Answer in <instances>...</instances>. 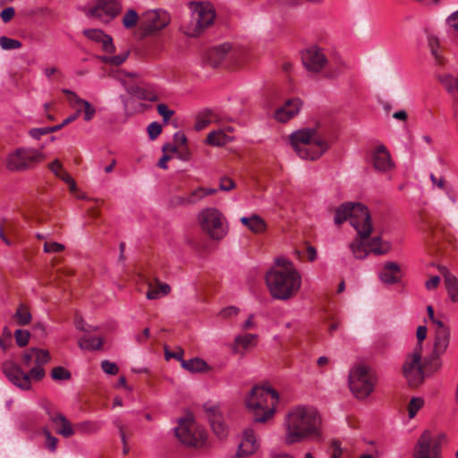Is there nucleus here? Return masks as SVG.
<instances>
[{"instance_id": "nucleus-1", "label": "nucleus", "mask_w": 458, "mask_h": 458, "mask_svg": "<svg viewBox=\"0 0 458 458\" xmlns=\"http://www.w3.org/2000/svg\"><path fill=\"white\" fill-rule=\"evenodd\" d=\"M284 440L292 445L307 440L324 441L322 418L313 406L297 405L287 412L284 419Z\"/></svg>"}, {"instance_id": "nucleus-2", "label": "nucleus", "mask_w": 458, "mask_h": 458, "mask_svg": "<svg viewBox=\"0 0 458 458\" xmlns=\"http://www.w3.org/2000/svg\"><path fill=\"white\" fill-rule=\"evenodd\" d=\"M349 220L358 237L349 247L355 259H363L370 252L368 239L372 233V223L368 208L360 203H344L335 210V223L341 225Z\"/></svg>"}, {"instance_id": "nucleus-3", "label": "nucleus", "mask_w": 458, "mask_h": 458, "mask_svg": "<svg viewBox=\"0 0 458 458\" xmlns=\"http://www.w3.org/2000/svg\"><path fill=\"white\" fill-rule=\"evenodd\" d=\"M48 351L39 348H30L21 357V365L29 368L34 366L29 372H24L21 367L12 361L4 363L3 370L8 379L22 390H29L31 387V381H39L45 375L44 366L50 361Z\"/></svg>"}, {"instance_id": "nucleus-4", "label": "nucleus", "mask_w": 458, "mask_h": 458, "mask_svg": "<svg viewBox=\"0 0 458 458\" xmlns=\"http://www.w3.org/2000/svg\"><path fill=\"white\" fill-rule=\"evenodd\" d=\"M266 283L274 299L286 301L301 289V276L290 260L278 258L276 267L267 273Z\"/></svg>"}, {"instance_id": "nucleus-5", "label": "nucleus", "mask_w": 458, "mask_h": 458, "mask_svg": "<svg viewBox=\"0 0 458 458\" xmlns=\"http://www.w3.org/2000/svg\"><path fill=\"white\" fill-rule=\"evenodd\" d=\"M279 401L278 393L269 386H256L245 398V404L256 422L271 419Z\"/></svg>"}, {"instance_id": "nucleus-6", "label": "nucleus", "mask_w": 458, "mask_h": 458, "mask_svg": "<svg viewBox=\"0 0 458 458\" xmlns=\"http://www.w3.org/2000/svg\"><path fill=\"white\" fill-rule=\"evenodd\" d=\"M291 143L302 159H318L329 148V143L316 128H303L292 133Z\"/></svg>"}, {"instance_id": "nucleus-7", "label": "nucleus", "mask_w": 458, "mask_h": 458, "mask_svg": "<svg viewBox=\"0 0 458 458\" xmlns=\"http://www.w3.org/2000/svg\"><path fill=\"white\" fill-rule=\"evenodd\" d=\"M191 19L181 26L182 31L188 37L199 36L210 26L216 17L213 6L208 3H191Z\"/></svg>"}, {"instance_id": "nucleus-8", "label": "nucleus", "mask_w": 458, "mask_h": 458, "mask_svg": "<svg viewBox=\"0 0 458 458\" xmlns=\"http://www.w3.org/2000/svg\"><path fill=\"white\" fill-rule=\"evenodd\" d=\"M197 220L201 230L212 240L221 241L228 233L226 219L217 208H203L198 214Z\"/></svg>"}, {"instance_id": "nucleus-9", "label": "nucleus", "mask_w": 458, "mask_h": 458, "mask_svg": "<svg viewBox=\"0 0 458 458\" xmlns=\"http://www.w3.org/2000/svg\"><path fill=\"white\" fill-rule=\"evenodd\" d=\"M174 431L179 441L184 445L200 448L207 444L206 430L191 416L181 419Z\"/></svg>"}, {"instance_id": "nucleus-10", "label": "nucleus", "mask_w": 458, "mask_h": 458, "mask_svg": "<svg viewBox=\"0 0 458 458\" xmlns=\"http://www.w3.org/2000/svg\"><path fill=\"white\" fill-rule=\"evenodd\" d=\"M46 159L45 154L33 148H18L6 158V167L10 171H25L32 169Z\"/></svg>"}, {"instance_id": "nucleus-11", "label": "nucleus", "mask_w": 458, "mask_h": 458, "mask_svg": "<svg viewBox=\"0 0 458 458\" xmlns=\"http://www.w3.org/2000/svg\"><path fill=\"white\" fill-rule=\"evenodd\" d=\"M376 377L370 369L358 365L350 373L349 385L353 394L360 399L368 397L373 391Z\"/></svg>"}, {"instance_id": "nucleus-12", "label": "nucleus", "mask_w": 458, "mask_h": 458, "mask_svg": "<svg viewBox=\"0 0 458 458\" xmlns=\"http://www.w3.org/2000/svg\"><path fill=\"white\" fill-rule=\"evenodd\" d=\"M445 437H432L429 431H424L419 437L413 450L412 458H441L442 443Z\"/></svg>"}, {"instance_id": "nucleus-13", "label": "nucleus", "mask_w": 458, "mask_h": 458, "mask_svg": "<svg viewBox=\"0 0 458 458\" xmlns=\"http://www.w3.org/2000/svg\"><path fill=\"white\" fill-rule=\"evenodd\" d=\"M422 345L417 344L413 352L406 357L403 366V373L411 386H418L424 380L421 365Z\"/></svg>"}, {"instance_id": "nucleus-14", "label": "nucleus", "mask_w": 458, "mask_h": 458, "mask_svg": "<svg viewBox=\"0 0 458 458\" xmlns=\"http://www.w3.org/2000/svg\"><path fill=\"white\" fill-rule=\"evenodd\" d=\"M122 6L117 0H97L94 4L85 7L86 16L107 23L114 19L121 12Z\"/></svg>"}, {"instance_id": "nucleus-15", "label": "nucleus", "mask_w": 458, "mask_h": 458, "mask_svg": "<svg viewBox=\"0 0 458 458\" xmlns=\"http://www.w3.org/2000/svg\"><path fill=\"white\" fill-rule=\"evenodd\" d=\"M170 22V16L164 10H149L140 18V28L147 34H151L166 27Z\"/></svg>"}, {"instance_id": "nucleus-16", "label": "nucleus", "mask_w": 458, "mask_h": 458, "mask_svg": "<svg viewBox=\"0 0 458 458\" xmlns=\"http://www.w3.org/2000/svg\"><path fill=\"white\" fill-rule=\"evenodd\" d=\"M302 63L309 71L318 72L325 67L327 58L322 49L313 46L302 52Z\"/></svg>"}, {"instance_id": "nucleus-17", "label": "nucleus", "mask_w": 458, "mask_h": 458, "mask_svg": "<svg viewBox=\"0 0 458 458\" xmlns=\"http://www.w3.org/2000/svg\"><path fill=\"white\" fill-rule=\"evenodd\" d=\"M204 411L214 433L220 438L226 436L227 428L224 423L223 415L218 406L205 404Z\"/></svg>"}, {"instance_id": "nucleus-18", "label": "nucleus", "mask_w": 458, "mask_h": 458, "mask_svg": "<svg viewBox=\"0 0 458 458\" xmlns=\"http://www.w3.org/2000/svg\"><path fill=\"white\" fill-rule=\"evenodd\" d=\"M232 46L229 43L207 50L203 55V62L213 68L219 66L225 58L231 55Z\"/></svg>"}, {"instance_id": "nucleus-19", "label": "nucleus", "mask_w": 458, "mask_h": 458, "mask_svg": "<svg viewBox=\"0 0 458 458\" xmlns=\"http://www.w3.org/2000/svg\"><path fill=\"white\" fill-rule=\"evenodd\" d=\"M46 412L47 413L49 420L59 428H56V433L62 435L64 437H69L74 434V430L71 422L65 418V416L57 411L52 409L49 405L46 406Z\"/></svg>"}, {"instance_id": "nucleus-20", "label": "nucleus", "mask_w": 458, "mask_h": 458, "mask_svg": "<svg viewBox=\"0 0 458 458\" xmlns=\"http://www.w3.org/2000/svg\"><path fill=\"white\" fill-rule=\"evenodd\" d=\"M259 448V443L252 429H245L239 445L237 456L245 457L253 454Z\"/></svg>"}, {"instance_id": "nucleus-21", "label": "nucleus", "mask_w": 458, "mask_h": 458, "mask_svg": "<svg viewBox=\"0 0 458 458\" xmlns=\"http://www.w3.org/2000/svg\"><path fill=\"white\" fill-rule=\"evenodd\" d=\"M89 39L101 43L102 49L106 53H114L115 50L112 38L98 29H87L82 31Z\"/></svg>"}, {"instance_id": "nucleus-22", "label": "nucleus", "mask_w": 458, "mask_h": 458, "mask_svg": "<svg viewBox=\"0 0 458 458\" xmlns=\"http://www.w3.org/2000/svg\"><path fill=\"white\" fill-rule=\"evenodd\" d=\"M64 93H65L68 96L70 105L73 108H75L76 110L77 108H81V111L83 110V118L85 121L89 122L94 117L96 114V109L91 106V104L89 101L79 98L74 92L69 89H64Z\"/></svg>"}, {"instance_id": "nucleus-23", "label": "nucleus", "mask_w": 458, "mask_h": 458, "mask_svg": "<svg viewBox=\"0 0 458 458\" xmlns=\"http://www.w3.org/2000/svg\"><path fill=\"white\" fill-rule=\"evenodd\" d=\"M450 330L443 322H437L435 328L434 352L442 354L449 345Z\"/></svg>"}, {"instance_id": "nucleus-24", "label": "nucleus", "mask_w": 458, "mask_h": 458, "mask_svg": "<svg viewBox=\"0 0 458 458\" xmlns=\"http://www.w3.org/2000/svg\"><path fill=\"white\" fill-rule=\"evenodd\" d=\"M301 106V101L299 98L290 99L276 111L275 118L281 123H285L299 113Z\"/></svg>"}, {"instance_id": "nucleus-25", "label": "nucleus", "mask_w": 458, "mask_h": 458, "mask_svg": "<svg viewBox=\"0 0 458 458\" xmlns=\"http://www.w3.org/2000/svg\"><path fill=\"white\" fill-rule=\"evenodd\" d=\"M373 165L378 171H388L394 166L389 152L386 147L378 146L373 153Z\"/></svg>"}, {"instance_id": "nucleus-26", "label": "nucleus", "mask_w": 458, "mask_h": 458, "mask_svg": "<svg viewBox=\"0 0 458 458\" xmlns=\"http://www.w3.org/2000/svg\"><path fill=\"white\" fill-rule=\"evenodd\" d=\"M216 192V189L199 187L184 197H178L174 199L176 205H192L204 199L206 196L213 195Z\"/></svg>"}, {"instance_id": "nucleus-27", "label": "nucleus", "mask_w": 458, "mask_h": 458, "mask_svg": "<svg viewBox=\"0 0 458 458\" xmlns=\"http://www.w3.org/2000/svg\"><path fill=\"white\" fill-rule=\"evenodd\" d=\"M380 280L387 284L398 283L401 279V269L395 262H386L379 273Z\"/></svg>"}, {"instance_id": "nucleus-28", "label": "nucleus", "mask_w": 458, "mask_h": 458, "mask_svg": "<svg viewBox=\"0 0 458 458\" xmlns=\"http://www.w3.org/2000/svg\"><path fill=\"white\" fill-rule=\"evenodd\" d=\"M233 136L226 133L225 130H214L210 131L206 139V143L214 147H222L233 140Z\"/></svg>"}, {"instance_id": "nucleus-29", "label": "nucleus", "mask_w": 458, "mask_h": 458, "mask_svg": "<svg viewBox=\"0 0 458 458\" xmlns=\"http://www.w3.org/2000/svg\"><path fill=\"white\" fill-rule=\"evenodd\" d=\"M444 273L445 286L450 300L453 302H458V279L455 276L449 273L445 268H442Z\"/></svg>"}, {"instance_id": "nucleus-30", "label": "nucleus", "mask_w": 458, "mask_h": 458, "mask_svg": "<svg viewBox=\"0 0 458 458\" xmlns=\"http://www.w3.org/2000/svg\"><path fill=\"white\" fill-rule=\"evenodd\" d=\"M259 340V335L256 334H242L235 337L233 343V352H238L239 348L243 350H250L254 348Z\"/></svg>"}, {"instance_id": "nucleus-31", "label": "nucleus", "mask_w": 458, "mask_h": 458, "mask_svg": "<svg viewBox=\"0 0 458 458\" xmlns=\"http://www.w3.org/2000/svg\"><path fill=\"white\" fill-rule=\"evenodd\" d=\"M241 223L253 233H261L267 228L266 222L258 215L243 216L241 218Z\"/></svg>"}, {"instance_id": "nucleus-32", "label": "nucleus", "mask_w": 458, "mask_h": 458, "mask_svg": "<svg viewBox=\"0 0 458 458\" xmlns=\"http://www.w3.org/2000/svg\"><path fill=\"white\" fill-rule=\"evenodd\" d=\"M219 121V117L216 114L207 110L197 115L194 128L196 131H201L212 123H218Z\"/></svg>"}, {"instance_id": "nucleus-33", "label": "nucleus", "mask_w": 458, "mask_h": 458, "mask_svg": "<svg viewBox=\"0 0 458 458\" xmlns=\"http://www.w3.org/2000/svg\"><path fill=\"white\" fill-rule=\"evenodd\" d=\"M103 342L101 337L84 335L80 338L78 344L82 350L98 351L102 348Z\"/></svg>"}, {"instance_id": "nucleus-34", "label": "nucleus", "mask_w": 458, "mask_h": 458, "mask_svg": "<svg viewBox=\"0 0 458 458\" xmlns=\"http://www.w3.org/2000/svg\"><path fill=\"white\" fill-rule=\"evenodd\" d=\"M156 281L157 283V286H153L152 284H148V291L147 293V298L148 300L159 299L167 295L171 291V287L167 284H161L157 280Z\"/></svg>"}, {"instance_id": "nucleus-35", "label": "nucleus", "mask_w": 458, "mask_h": 458, "mask_svg": "<svg viewBox=\"0 0 458 458\" xmlns=\"http://www.w3.org/2000/svg\"><path fill=\"white\" fill-rule=\"evenodd\" d=\"M441 82L447 92L458 101V76L445 75L441 79Z\"/></svg>"}, {"instance_id": "nucleus-36", "label": "nucleus", "mask_w": 458, "mask_h": 458, "mask_svg": "<svg viewBox=\"0 0 458 458\" xmlns=\"http://www.w3.org/2000/svg\"><path fill=\"white\" fill-rule=\"evenodd\" d=\"M368 244L369 247L370 252H373L377 255L386 254L389 251L390 246L388 243L381 242L379 237H373L369 241L368 240Z\"/></svg>"}, {"instance_id": "nucleus-37", "label": "nucleus", "mask_w": 458, "mask_h": 458, "mask_svg": "<svg viewBox=\"0 0 458 458\" xmlns=\"http://www.w3.org/2000/svg\"><path fill=\"white\" fill-rule=\"evenodd\" d=\"M182 366L191 372H200L207 368V363L201 359L195 358L188 360H182Z\"/></svg>"}, {"instance_id": "nucleus-38", "label": "nucleus", "mask_w": 458, "mask_h": 458, "mask_svg": "<svg viewBox=\"0 0 458 458\" xmlns=\"http://www.w3.org/2000/svg\"><path fill=\"white\" fill-rule=\"evenodd\" d=\"M136 98L150 102H156L158 100V96L156 91L152 88L144 85L140 89Z\"/></svg>"}, {"instance_id": "nucleus-39", "label": "nucleus", "mask_w": 458, "mask_h": 458, "mask_svg": "<svg viewBox=\"0 0 458 458\" xmlns=\"http://www.w3.org/2000/svg\"><path fill=\"white\" fill-rule=\"evenodd\" d=\"M14 318L17 323L21 326L28 325L31 321V314L29 311V310L23 305H21L17 309L14 314Z\"/></svg>"}, {"instance_id": "nucleus-40", "label": "nucleus", "mask_w": 458, "mask_h": 458, "mask_svg": "<svg viewBox=\"0 0 458 458\" xmlns=\"http://www.w3.org/2000/svg\"><path fill=\"white\" fill-rule=\"evenodd\" d=\"M118 79L124 86L127 92L129 87H133L139 81L138 76L135 73H128L124 72H119Z\"/></svg>"}, {"instance_id": "nucleus-41", "label": "nucleus", "mask_w": 458, "mask_h": 458, "mask_svg": "<svg viewBox=\"0 0 458 458\" xmlns=\"http://www.w3.org/2000/svg\"><path fill=\"white\" fill-rule=\"evenodd\" d=\"M139 20L137 12L132 9L128 10L123 17V25L125 29H131L135 27Z\"/></svg>"}, {"instance_id": "nucleus-42", "label": "nucleus", "mask_w": 458, "mask_h": 458, "mask_svg": "<svg viewBox=\"0 0 458 458\" xmlns=\"http://www.w3.org/2000/svg\"><path fill=\"white\" fill-rule=\"evenodd\" d=\"M424 405V400L420 397H413L411 399L408 404L409 418L412 419L415 417L420 409Z\"/></svg>"}, {"instance_id": "nucleus-43", "label": "nucleus", "mask_w": 458, "mask_h": 458, "mask_svg": "<svg viewBox=\"0 0 458 458\" xmlns=\"http://www.w3.org/2000/svg\"><path fill=\"white\" fill-rule=\"evenodd\" d=\"M76 429L81 433H95L99 429V425L93 421H84L75 426Z\"/></svg>"}, {"instance_id": "nucleus-44", "label": "nucleus", "mask_w": 458, "mask_h": 458, "mask_svg": "<svg viewBox=\"0 0 458 458\" xmlns=\"http://www.w3.org/2000/svg\"><path fill=\"white\" fill-rule=\"evenodd\" d=\"M0 46L3 49H18L21 47V42L17 39L3 36L0 38Z\"/></svg>"}, {"instance_id": "nucleus-45", "label": "nucleus", "mask_w": 458, "mask_h": 458, "mask_svg": "<svg viewBox=\"0 0 458 458\" xmlns=\"http://www.w3.org/2000/svg\"><path fill=\"white\" fill-rule=\"evenodd\" d=\"M51 377L54 380H67L70 379L71 373L63 367H55L51 370Z\"/></svg>"}, {"instance_id": "nucleus-46", "label": "nucleus", "mask_w": 458, "mask_h": 458, "mask_svg": "<svg viewBox=\"0 0 458 458\" xmlns=\"http://www.w3.org/2000/svg\"><path fill=\"white\" fill-rule=\"evenodd\" d=\"M30 333L27 330L17 329L14 332V337L20 347L26 346L29 344Z\"/></svg>"}, {"instance_id": "nucleus-47", "label": "nucleus", "mask_w": 458, "mask_h": 458, "mask_svg": "<svg viewBox=\"0 0 458 458\" xmlns=\"http://www.w3.org/2000/svg\"><path fill=\"white\" fill-rule=\"evenodd\" d=\"M114 424H115L116 428L119 430V435H120L121 440L123 442V452L124 454H127L129 453V446H128V444H127V438H126V433H125L126 428L122 423V421L119 420H115Z\"/></svg>"}, {"instance_id": "nucleus-48", "label": "nucleus", "mask_w": 458, "mask_h": 458, "mask_svg": "<svg viewBox=\"0 0 458 458\" xmlns=\"http://www.w3.org/2000/svg\"><path fill=\"white\" fill-rule=\"evenodd\" d=\"M43 433L46 437V447L49 451L55 452L57 448L58 439L54 437L47 428H45Z\"/></svg>"}, {"instance_id": "nucleus-49", "label": "nucleus", "mask_w": 458, "mask_h": 458, "mask_svg": "<svg viewBox=\"0 0 458 458\" xmlns=\"http://www.w3.org/2000/svg\"><path fill=\"white\" fill-rule=\"evenodd\" d=\"M157 110V113L163 117L165 123H167L174 114V111L169 109L165 104H158Z\"/></svg>"}, {"instance_id": "nucleus-50", "label": "nucleus", "mask_w": 458, "mask_h": 458, "mask_svg": "<svg viewBox=\"0 0 458 458\" xmlns=\"http://www.w3.org/2000/svg\"><path fill=\"white\" fill-rule=\"evenodd\" d=\"M65 249L64 244L51 242H45L44 244V251L47 253H57L61 252Z\"/></svg>"}, {"instance_id": "nucleus-51", "label": "nucleus", "mask_w": 458, "mask_h": 458, "mask_svg": "<svg viewBox=\"0 0 458 458\" xmlns=\"http://www.w3.org/2000/svg\"><path fill=\"white\" fill-rule=\"evenodd\" d=\"M161 132L162 126L157 122H153L148 126V133L150 140L157 139Z\"/></svg>"}, {"instance_id": "nucleus-52", "label": "nucleus", "mask_w": 458, "mask_h": 458, "mask_svg": "<svg viewBox=\"0 0 458 458\" xmlns=\"http://www.w3.org/2000/svg\"><path fill=\"white\" fill-rule=\"evenodd\" d=\"M343 454V448L341 443L338 440H332L330 443V457L340 458Z\"/></svg>"}, {"instance_id": "nucleus-53", "label": "nucleus", "mask_w": 458, "mask_h": 458, "mask_svg": "<svg viewBox=\"0 0 458 458\" xmlns=\"http://www.w3.org/2000/svg\"><path fill=\"white\" fill-rule=\"evenodd\" d=\"M101 368L105 373L108 375H116L119 371L117 365L109 360H103L101 362Z\"/></svg>"}, {"instance_id": "nucleus-54", "label": "nucleus", "mask_w": 458, "mask_h": 458, "mask_svg": "<svg viewBox=\"0 0 458 458\" xmlns=\"http://www.w3.org/2000/svg\"><path fill=\"white\" fill-rule=\"evenodd\" d=\"M428 46L431 50V54L434 55L437 61H440V55L437 53V48L439 47V41L435 37L428 38Z\"/></svg>"}, {"instance_id": "nucleus-55", "label": "nucleus", "mask_w": 458, "mask_h": 458, "mask_svg": "<svg viewBox=\"0 0 458 458\" xmlns=\"http://www.w3.org/2000/svg\"><path fill=\"white\" fill-rule=\"evenodd\" d=\"M49 170L55 175L59 176L64 172L63 165L58 159H55L48 165Z\"/></svg>"}, {"instance_id": "nucleus-56", "label": "nucleus", "mask_w": 458, "mask_h": 458, "mask_svg": "<svg viewBox=\"0 0 458 458\" xmlns=\"http://www.w3.org/2000/svg\"><path fill=\"white\" fill-rule=\"evenodd\" d=\"M235 187L234 182L227 177L222 178L219 183V189L224 191H228Z\"/></svg>"}, {"instance_id": "nucleus-57", "label": "nucleus", "mask_w": 458, "mask_h": 458, "mask_svg": "<svg viewBox=\"0 0 458 458\" xmlns=\"http://www.w3.org/2000/svg\"><path fill=\"white\" fill-rule=\"evenodd\" d=\"M48 134L47 127L43 128H33L29 131V135L36 140H38L41 138V136Z\"/></svg>"}, {"instance_id": "nucleus-58", "label": "nucleus", "mask_w": 458, "mask_h": 458, "mask_svg": "<svg viewBox=\"0 0 458 458\" xmlns=\"http://www.w3.org/2000/svg\"><path fill=\"white\" fill-rule=\"evenodd\" d=\"M14 9L13 7H7L0 13V17L4 22L10 21L14 16Z\"/></svg>"}, {"instance_id": "nucleus-59", "label": "nucleus", "mask_w": 458, "mask_h": 458, "mask_svg": "<svg viewBox=\"0 0 458 458\" xmlns=\"http://www.w3.org/2000/svg\"><path fill=\"white\" fill-rule=\"evenodd\" d=\"M433 235L435 237H442L447 241H451L452 235L449 233H446L443 226H437L433 232Z\"/></svg>"}, {"instance_id": "nucleus-60", "label": "nucleus", "mask_w": 458, "mask_h": 458, "mask_svg": "<svg viewBox=\"0 0 458 458\" xmlns=\"http://www.w3.org/2000/svg\"><path fill=\"white\" fill-rule=\"evenodd\" d=\"M239 310L235 307H228L219 312L222 318H228L238 314Z\"/></svg>"}, {"instance_id": "nucleus-61", "label": "nucleus", "mask_w": 458, "mask_h": 458, "mask_svg": "<svg viewBox=\"0 0 458 458\" xmlns=\"http://www.w3.org/2000/svg\"><path fill=\"white\" fill-rule=\"evenodd\" d=\"M174 143L180 148L181 146H184L187 143V138L182 131H177L174 135Z\"/></svg>"}, {"instance_id": "nucleus-62", "label": "nucleus", "mask_w": 458, "mask_h": 458, "mask_svg": "<svg viewBox=\"0 0 458 458\" xmlns=\"http://www.w3.org/2000/svg\"><path fill=\"white\" fill-rule=\"evenodd\" d=\"M439 283L440 277L438 276H434L426 282L425 286L428 290L432 291L437 288Z\"/></svg>"}, {"instance_id": "nucleus-63", "label": "nucleus", "mask_w": 458, "mask_h": 458, "mask_svg": "<svg viewBox=\"0 0 458 458\" xmlns=\"http://www.w3.org/2000/svg\"><path fill=\"white\" fill-rule=\"evenodd\" d=\"M428 328L425 326H419L416 332V336L418 339L417 344L422 345V341L427 337Z\"/></svg>"}, {"instance_id": "nucleus-64", "label": "nucleus", "mask_w": 458, "mask_h": 458, "mask_svg": "<svg viewBox=\"0 0 458 458\" xmlns=\"http://www.w3.org/2000/svg\"><path fill=\"white\" fill-rule=\"evenodd\" d=\"M448 25L458 32V11L453 13L446 20Z\"/></svg>"}]
</instances>
